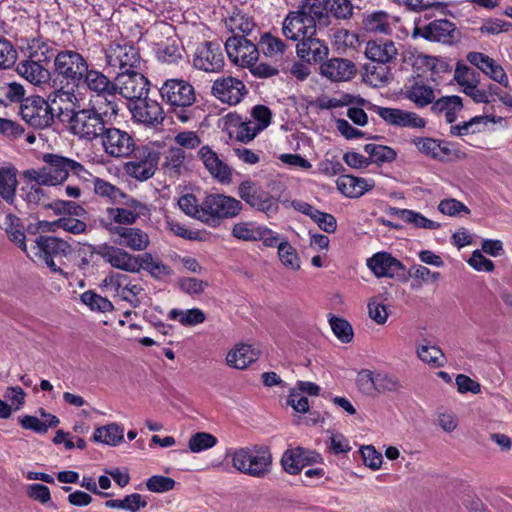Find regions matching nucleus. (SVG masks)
Here are the masks:
<instances>
[{"mask_svg": "<svg viewBox=\"0 0 512 512\" xmlns=\"http://www.w3.org/2000/svg\"><path fill=\"white\" fill-rule=\"evenodd\" d=\"M117 101L90 98L86 107L73 109L66 119L69 131L78 139L94 142L99 140L106 127L115 124L119 115Z\"/></svg>", "mask_w": 512, "mask_h": 512, "instance_id": "1", "label": "nucleus"}, {"mask_svg": "<svg viewBox=\"0 0 512 512\" xmlns=\"http://www.w3.org/2000/svg\"><path fill=\"white\" fill-rule=\"evenodd\" d=\"M43 162L44 165L40 168L23 171L25 181L44 186H56L62 184L70 172L83 179L91 176L81 163L58 154H44Z\"/></svg>", "mask_w": 512, "mask_h": 512, "instance_id": "2", "label": "nucleus"}, {"mask_svg": "<svg viewBox=\"0 0 512 512\" xmlns=\"http://www.w3.org/2000/svg\"><path fill=\"white\" fill-rule=\"evenodd\" d=\"M320 0H302L296 11H290L283 20L282 34L288 40H299L316 35L318 29L326 27Z\"/></svg>", "mask_w": 512, "mask_h": 512, "instance_id": "3", "label": "nucleus"}, {"mask_svg": "<svg viewBox=\"0 0 512 512\" xmlns=\"http://www.w3.org/2000/svg\"><path fill=\"white\" fill-rule=\"evenodd\" d=\"M159 93L173 118L182 123L194 119L196 93L190 82L179 78L168 79L160 87Z\"/></svg>", "mask_w": 512, "mask_h": 512, "instance_id": "4", "label": "nucleus"}, {"mask_svg": "<svg viewBox=\"0 0 512 512\" xmlns=\"http://www.w3.org/2000/svg\"><path fill=\"white\" fill-rule=\"evenodd\" d=\"M232 466L238 472L254 477L265 478L272 471L273 457L267 445H250L227 451Z\"/></svg>", "mask_w": 512, "mask_h": 512, "instance_id": "5", "label": "nucleus"}, {"mask_svg": "<svg viewBox=\"0 0 512 512\" xmlns=\"http://www.w3.org/2000/svg\"><path fill=\"white\" fill-rule=\"evenodd\" d=\"M72 252L71 245L58 237L40 235L32 245L26 250L25 254L31 260L42 262L53 272L63 273L55 263L56 259L68 256Z\"/></svg>", "mask_w": 512, "mask_h": 512, "instance_id": "6", "label": "nucleus"}, {"mask_svg": "<svg viewBox=\"0 0 512 512\" xmlns=\"http://www.w3.org/2000/svg\"><path fill=\"white\" fill-rule=\"evenodd\" d=\"M242 209V202L232 196L210 194L202 201L200 221L215 228L221 224L222 220L239 215Z\"/></svg>", "mask_w": 512, "mask_h": 512, "instance_id": "7", "label": "nucleus"}, {"mask_svg": "<svg viewBox=\"0 0 512 512\" xmlns=\"http://www.w3.org/2000/svg\"><path fill=\"white\" fill-rule=\"evenodd\" d=\"M99 225L110 235L111 242L133 252L145 251L150 245L148 233L132 226L114 225L105 218H99Z\"/></svg>", "mask_w": 512, "mask_h": 512, "instance_id": "8", "label": "nucleus"}, {"mask_svg": "<svg viewBox=\"0 0 512 512\" xmlns=\"http://www.w3.org/2000/svg\"><path fill=\"white\" fill-rule=\"evenodd\" d=\"M89 63L76 50H61L54 57V74L73 86H78L87 72Z\"/></svg>", "mask_w": 512, "mask_h": 512, "instance_id": "9", "label": "nucleus"}, {"mask_svg": "<svg viewBox=\"0 0 512 512\" xmlns=\"http://www.w3.org/2000/svg\"><path fill=\"white\" fill-rule=\"evenodd\" d=\"M132 160L124 165L127 175L139 181L150 179L156 172L159 162V152L147 145L135 146Z\"/></svg>", "mask_w": 512, "mask_h": 512, "instance_id": "10", "label": "nucleus"}, {"mask_svg": "<svg viewBox=\"0 0 512 512\" xmlns=\"http://www.w3.org/2000/svg\"><path fill=\"white\" fill-rule=\"evenodd\" d=\"M19 115L28 125L36 129L50 127L57 117L47 99L40 96L24 99L20 105Z\"/></svg>", "mask_w": 512, "mask_h": 512, "instance_id": "11", "label": "nucleus"}, {"mask_svg": "<svg viewBox=\"0 0 512 512\" xmlns=\"http://www.w3.org/2000/svg\"><path fill=\"white\" fill-rule=\"evenodd\" d=\"M238 195L251 208L264 213L268 217L276 215L279 204L269 192L260 189L252 181H243L238 186Z\"/></svg>", "mask_w": 512, "mask_h": 512, "instance_id": "12", "label": "nucleus"}, {"mask_svg": "<svg viewBox=\"0 0 512 512\" xmlns=\"http://www.w3.org/2000/svg\"><path fill=\"white\" fill-rule=\"evenodd\" d=\"M99 140L104 152L114 158L130 156L136 146L133 136L125 130L116 128L114 124L106 127Z\"/></svg>", "mask_w": 512, "mask_h": 512, "instance_id": "13", "label": "nucleus"}, {"mask_svg": "<svg viewBox=\"0 0 512 512\" xmlns=\"http://www.w3.org/2000/svg\"><path fill=\"white\" fill-rule=\"evenodd\" d=\"M95 253L114 269L127 273H139L138 255L130 253L121 246L112 242L103 243L96 247Z\"/></svg>", "mask_w": 512, "mask_h": 512, "instance_id": "14", "label": "nucleus"}, {"mask_svg": "<svg viewBox=\"0 0 512 512\" xmlns=\"http://www.w3.org/2000/svg\"><path fill=\"white\" fill-rule=\"evenodd\" d=\"M193 67L207 72L218 73L224 67V56L218 43L206 41L200 43L193 55Z\"/></svg>", "mask_w": 512, "mask_h": 512, "instance_id": "15", "label": "nucleus"}, {"mask_svg": "<svg viewBox=\"0 0 512 512\" xmlns=\"http://www.w3.org/2000/svg\"><path fill=\"white\" fill-rule=\"evenodd\" d=\"M116 95L119 94L128 100L137 101L147 95L149 81L137 70L133 72H119L114 80Z\"/></svg>", "mask_w": 512, "mask_h": 512, "instance_id": "16", "label": "nucleus"}, {"mask_svg": "<svg viewBox=\"0 0 512 512\" xmlns=\"http://www.w3.org/2000/svg\"><path fill=\"white\" fill-rule=\"evenodd\" d=\"M225 49L229 59L237 65L250 67L258 60V48L244 35L229 37L225 42Z\"/></svg>", "mask_w": 512, "mask_h": 512, "instance_id": "17", "label": "nucleus"}, {"mask_svg": "<svg viewBox=\"0 0 512 512\" xmlns=\"http://www.w3.org/2000/svg\"><path fill=\"white\" fill-rule=\"evenodd\" d=\"M211 93L220 102L232 106L239 104L244 99L248 94V89L239 78L223 76L213 82Z\"/></svg>", "mask_w": 512, "mask_h": 512, "instance_id": "18", "label": "nucleus"}, {"mask_svg": "<svg viewBox=\"0 0 512 512\" xmlns=\"http://www.w3.org/2000/svg\"><path fill=\"white\" fill-rule=\"evenodd\" d=\"M106 63L120 72H133L140 66L138 50L128 44H112L106 51Z\"/></svg>", "mask_w": 512, "mask_h": 512, "instance_id": "19", "label": "nucleus"}, {"mask_svg": "<svg viewBox=\"0 0 512 512\" xmlns=\"http://www.w3.org/2000/svg\"><path fill=\"white\" fill-rule=\"evenodd\" d=\"M80 84L95 95V97H91L93 99L116 101L114 81L100 70L90 68L89 66Z\"/></svg>", "mask_w": 512, "mask_h": 512, "instance_id": "20", "label": "nucleus"}, {"mask_svg": "<svg viewBox=\"0 0 512 512\" xmlns=\"http://www.w3.org/2000/svg\"><path fill=\"white\" fill-rule=\"evenodd\" d=\"M414 36H420L428 41L453 44L458 38V31L451 21L438 19L424 26H416Z\"/></svg>", "mask_w": 512, "mask_h": 512, "instance_id": "21", "label": "nucleus"}, {"mask_svg": "<svg viewBox=\"0 0 512 512\" xmlns=\"http://www.w3.org/2000/svg\"><path fill=\"white\" fill-rule=\"evenodd\" d=\"M467 60L492 81L504 87H508V75L504 68L493 58L481 52H470L467 54Z\"/></svg>", "mask_w": 512, "mask_h": 512, "instance_id": "22", "label": "nucleus"}, {"mask_svg": "<svg viewBox=\"0 0 512 512\" xmlns=\"http://www.w3.org/2000/svg\"><path fill=\"white\" fill-rule=\"evenodd\" d=\"M320 455L301 447L286 450L281 457V466L285 472L296 475L307 465L317 463Z\"/></svg>", "mask_w": 512, "mask_h": 512, "instance_id": "23", "label": "nucleus"}, {"mask_svg": "<svg viewBox=\"0 0 512 512\" xmlns=\"http://www.w3.org/2000/svg\"><path fill=\"white\" fill-rule=\"evenodd\" d=\"M406 99L415 104L417 108H424L436 99L435 90L423 78L418 76L408 80L403 90Z\"/></svg>", "mask_w": 512, "mask_h": 512, "instance_id": "24", "label": "nucleus"}, {"mask_svg": "<svg viewBox=\"0 0 512 512\" xmlns=\"http://www.w3.org/2000/svg\"><path fill=\"white\" fill-rule=\"evenodd\" d=\"M367 266L378 278H393L404 271V265L388 252L375 253L367 259Z\"/></svg>", "mask_w": 512, "mask_h": 512, "instance_id": "25", "label": "nucleus"}, {"mask_svg": "<svg viewBox=\"0 0 512 512\" xmlns=\"http://www.w3.org/2000/svg\"><path fill=\"white\" fill-rule=\"evenodd\" d=\"M376 113L390 125L409 128H424L426 125L424 118L411 111H405L397 108L377 107Z\"/></svg>", "mask_w": 512, "mask_h": 512, "instance_id": "26", "label": "nucleus"}, {"mask_svg": "<svg viewBox=\"0 0 512 512\" xmlns=\"http://www.w3.org/2000/svg\"><path fill=\"white\" fill-rule=\"evenodd\" d=\"M131 112L134 118L145 124L155 125L164 120V111L161 105L156 100L147 98V95L133 103Z\"/></svg>", "mask_w": 512, "mask_h": 512, "instance_id": "27", "label": "nucleus"}, {"mask_svg": "<svg viewBox=\"0 0 512 512\" xmlns=\"http://www.w3.org/2000/svg\"><path fill=\"white\" fill-rule=\"evenodd\" d=\"M328 46L314 36L305 37L297 42V56L307 63H318L328 56Z\"/></svg>", "mask_w": 512, "mask_h": 512, "instance_id": "28", "label": "nucleus"}, {"mask_svg": "<svg viewBox=\"0 0 512 512\" xmlns=\"http://www.w3.org/2000/svg\"><path fill=\"white\" fill-rule=\"evenodd\" d=\"M47 101L52 107V111L55 112L61 122H66L72 110H69L67 104L78 106L79 100L76 96L75 89L73 87L65 89L61 87L53 90L49 93Z\"/></svg>", "mask_w": 512, "mask_h": 512, "instance_id": "29", "label": "nucleus"}, {"mask_svg": "<svg viewBox=\"0 0 512 512\" xmlns=\"http://www.w3.org/2000/svg\"><path fill=\"white\" fill-rule=\"evenodd\" d=\"M198 155L205 168L215 179L221 183H229L231 181L232 172L230 167L209 146H202L198 151Z\"/></svg>", "mask_w": 512, "mask_h": 512, "instance_id": "30", "label": "nucleus"}, {"mask_svg": "<svg viewBox=\"0 0 512 512\" xmlns=\"http://www.w3.org/2000/svg\"><path fill=\"white\" fill-rule=\"evenodd\" d=\"M397 21V17L390 15L386 11L378 10L364 14L362 24L367 32L390 35Z\"/></svg>", "mask_w": 512, "mask_h": 512, "instance_id": "31", "label": "nucleus"}, {"mask_svg": "<svg viewBox=\"0 0 512 512\" xmlns=\"http://www.w3.org/2000/svg\"><path fill=\"white\" fill-rule=\"evenodd\" d=\"M323 76L331 81H347L355 74V65L348 59L332 58L320 66Z\"/></svg>", "mask_w": 512, "mask_h": 512, "instance_id": "32", "label": "nucleus"}, {"mask_svg": "<svg viewBox=\"0 0 512 512\" xmlns=\"http://www.w3.org/2000/svg\"><path fill=\"white\" fill-rule=\"evenodd\" d=\"M365 54L372 62L389 64L396 59L398 50L392 40H370L366 44Z\"/></svg>", "mask_w": 512, "mask_h": 512, "instance_id": "33", "label": "nucleus"}, {"mask_svg": "<svg viewBox=\"0 0 512 512\" xmlns=\"http://www.w3.org/2000/svg\"><path fill=\"white\" fill-rule=\"evenodd\" d=\"M375 183L372 179L343 175L337 180L338 190L346 197L359 198L373 189Z\"/></svg>", "mask_w": 512, "mask_h": 512, "instance_id": "34", "label": "nucleus"}, {"mask_svg": "<svg viewBox=\"0 0 512 512\" xmlns=\"http://www.w3.org/2000/svg\"><path fill=\"white\" fill-rule=\"evenodd\" d=\"M259 358V351L248 344L235 345L226 356V364L234 369L243 370Z\"/></svg>", "mask_w": 512, "mask_h": 512, "instance_id": "35", "label": "nucleus"}, {"mask_svg": "<svg viewBox=\"0 0 512 512\" xmlns=\"http://www.w3.org/2000/svg\"><path fill=\"white\" fill-rule=\"evenodd\" d=\"M46 66L47 64L26 59L18 63L16 70L20 76L30 83L40 85L47 83L51 77L50 71Z\"/></svg>", "mask_w": 512, "mask_h": 512, "instance_id": "36", "label": "nucleus"}, {"mask_svg": "<svg viewBox=\"0 0 512 512\" xmlns=\"http://www.w3.org/2000/svg\"><path fill=\"white\" fill-rule=\"evenodd\" d=\"M8 239L17 245L24 253L28 249L26 244L25 227L22 220L12 213H7L1 224Z\"/></svg>", "mask_w": 512, "mask_h": 512, "instance_id": "37", "label": "nucleus"}, {"mask_svg": "<svg viewBox=\"0 0 512 512\" xmlns=\"http://www.w3.org/2000/svg\"><path fill=\"white\" fill-rule=\"evenodd\" d=\"M462 108L463 103L461 97L452 95L434 100L430 110L435 115H444L447 123H453Z\"/></svg>", "mask_w": 512, "mask_h": 512, "instance_id": "38", "label": "nucleus"}, {"mask_svg": "<svg viewBox=\"0 0 512 512\" xmlns=\"http://www.w3.org/2000/svg\"><path fill=\"white\" fill-rule=\"evenodd\" d=\"M390 215L416 229L436 230L441 226L440 223L430 220L420 212L411 209L391 208Z\"/></svg>", "mask_w": 512, "mask_h": 512, "instance_id": "39", "label": "nucleus"}, {"mask_svg": "<svg viewBox=\"0 0 512 512\" xmlns=\"http://www.w3.org/2000/svg\"><path fill=\"white\" fill-rule=\"evenodd\" d=\"M18 186L17 169L13 166L0 168V198L12 205L16 199Z\"/></svg>", "mask_w": 512, "mask_h": 512, "instance_id": "40", "label": "nucleus"}, {"mask_svg": "<svg viewBox=\"0 0 512 512\" xmlns=\"http://www.w3.org/2000/svg\"><path fill=\"white\" fill-rule=\"evenodd\" d=\"M412 142L422 154L436 160H442L444 156L451 153L448 143L444 141L429 137H416Z\"/></svg>", "mask_w": 512, "mask_h": 512, "instance_id": "41", "label": "nucleus"}, {"mask_svg": "<svg viewBox=\"0 0 512 512\" xmlns=\"http://www.w3.org/2000/svg\"><path fill=\"white\" fill-rule=\"evenodd\" d=\"M138 264H140L139 272L143 269L156 279H162L172 274V270L168 265L164 264L160 258L148 252L138 254Z\"/></svg>", "mask_w": 512, "mask_h": 512, "instance_id": "42", "label": "nucleus"}, {"mask_svg": "<svg viewBox=\"0 0 512 512\" xmlns=\"http://www.w3.org/2000/svg\"><path fill=\"white\" fill-rule=\"evenodd\" d=\"M148 505V497L139 493L126 495L123 499H110L105 506L111 509H121L127 512H139Z\"/></svg>", "mask_w": 512, "mask_h": 512, "instance_id": "43", "label": "nucleus"}, {"mask_svg": "<svg viewBox=\"0 0 512 512\" xmlns=\"http://www.w3.org/2000/svg\"><path fill=\"white\" fill-rule=\"evenodd\" d=\"M320 5L326 17V27L330 24V15L337 19H348L353 11L350 0H320Z\"/></svg>", "mask_w": 512, "mask_h": 512, "instance_id": "44", "label": "nucleus"}, {"mask_svg": "<svg viewBox=\"0 0 512 512\" xmlns=\"http://www.w3.org/2000/svg\"><path fill=\"white\" fill-rule=\"evenodd\" d=\"M391 69L388 63L370 62L365 65L364 80L366 83L378 87L389 82Z\"/></svg>", "mask_w": 512, "mask_h": 512, "instance_id": "45", "label": "nucleus"}, {"mask_svg": "<svg viewBox=\"0 0 512 512\" xmlns=\"http://www.w3.org/2000/svg\"><path fill=\"white\" fill-rule=\"evenodd\" d=\"M27 59L48 64L54 56L53 43L49 40L32 39L28 44Z\"/></svg>", "mask_w": 512, "mask_h": 512, "instance_id": "46", "label": "nucleus"}, {"mask_svg": "<svg viewBox=\"0 0 512 512\" xmlns=\"http://www.w3.org/2000/svg\"><path fill=\"white\" fill-rule=\"evenodd\" d=\"M93 438L95 441L117 446L124 439V429L116 423L108 424L95 429Z\"/></svg>", "mask_w": 512, "mask_h": 512, "instance_id": "47", "label": "nucleus"}, {"mask_svg": "<svg viewBox=\"0 0 512 512\" xmlns=\"http://www.w3.org/2000/svg\"><path fill=\"white\" fill-rule=\"evenodd\" d=\"M186 153L180 147H170L165 152L164 169L167 173L180 175L186 170L185 167Z\"/></svg>", "mask_w": 512, "mask_h": 512, "instance_id": "48", "label": "nucleus"}, {"mask_svg": "<svg viewBox=\"0 0 512 512\" xmlns=\"http://www.w3.org/2000/svg\"><path fill=\"white\" fill-rule=\"evenodd\" d=\"M168 317L171 320L178 321L183 326H196L206 320L205 313L199 308L187 310L172 309Z\"/></svg>", "mask_w": 512, "mask_h": 512, "instance_id": "49", "label": "nucleus"}, {"mask_svg": "<svg viewBox=\"0 0 512 512\" xmlns=\"http://www.w3.org/2000/svg\"><path fill=\"white\" fill-rule=\"evenodd\" d=\"M24 96L25 89L20 83L0 81V105L7 106L10 103H22Z\"/></svg>", "mask_w": 512, "mask_h": 512, "instance_id": "50", "label": "nucleus"}, {"mask_svg": "<svg viewBox=\"0 0 512 512\" xmlns=\"http://www.w3.org/2000/svg\"><path fill=\"white\" fill-rule=\"evenodd\" d=\"M102 218H105L106 221H110L114 225L131 226L138 220L139 213L128 208L109 207Z\"/></svg>", "mask_w": 512, "mask_h": 512, "instance_id": "51", "label": "nucleus"}, {"mask_svg": "<svg viewBox=\"0 0 512 512\" xmlns=\"http://www.w3.org/2000/svg\"><path fill=\"white\" fill-rule=\"evenodd\" d=\"M364 151L369 155L370 163L378 165L390 163L397 157L396 151L388 146L369 143L364 146Z\"/></svg>", "mask_w": 512, "mask_h": 512, "instance_id": "52", "label": "nucleus"}, {"mask_svg": "<svg viewBox=\"0 0 512 512\" xmlns=\"http://www.w3.org/2000/svg\"><path fill=\"white\" fill-rule=\"evenodd\" d=\"M19 422L24 429L44 434L49 428L57 427L60 421L55 415H48V420L45 421H41L36 416L26 415L19 418Z\"/></svg>", "mask_w": 512, "mask_h": 512, "instance_id": "53", "label": "nucleus"}, {"mask_svg": "<svg viewBox=\"0 0 512 512\" xmlns=\"http://www.w3.org/2000/svg\"><path fill=\"white\" fill-rule=\"evenodd\" d=\"M262 232H265L264 226L254 222H239L232 228V235L244 241H258L263 237Z\"/></svg>", "mask_w": 512, "mask_h": 512, "instance_id": "54", "label": "nucleus"}, {"mask_svg": "<svg viewBox=\"0 0 512 512\" xmlns=\"http://www.w3.org/2000/svg\"><path fill=\"white\" fill-rule=\"evenodd\" d=\"M157 58L165 63H177L182 58L181 47L174 39H167L156 46Z\"/></svg>", "mask_w": 512, "mask_h": 512, "instance_id": "55", "label": "nucleus"}, {"mask_svg": "<svg viewBox=\"0 0 512 512\" xmlns=\"http://www.w3.org/2000/svg\"><path fill=\"white\" fill-rule=\"evenodd\" d=\"M93 190L96 195L107 198L112 203H118L126 197L120 188L98 177L93 178Z\"/></svg>", "mask_w": 512, "mask_h": 512, "instance_id": "56", "label": "nucleus"}, {"mask_svg": "<svg viewBox=\"0 0 512 512\" xmlns=\"http://www.w3.org/2000/svg\"><path fill=\"white\" fill-rule=\"evenodd\" d=\"M488 121L495 122L494 117L488 116H475L471 118L469 121H464L461 124L452 125L450 127V134L452 136H464L469 133H478L480 132L479 126L481 124H486Z\"/></svg>", "mask_w": 512, "mask_h": 512, "instance_id": "57", "label": "nucleus"}, {"mask_svg": "<svg viewBox=\"0 0 512 512\" xmlns=\"http://www.w3.org/2000/svg\"><path fill=\"white\" fill-rule=\"evenodd\" d=\"M227 27L232 33H234V35H238L237 33L248 35L253 31L255 23L251 17L244 13L237 12L229 18L227 21Z\"/></svg>", "mask_w": 512, "mask_h": 512, "instance_id": "58", "label": "nucleus"}, {"mask_svg": "<svg viewBox=\"0 0 512 512\" xmlns=\"http://www.w3.org/2000/svg\"><path fill=\"white\" fill-rule=\"evenodd\" d=\"M418 357L433 367H442L445 364V356L442 350L434 345H421L417 349Z\"/></svg>", "mask_w": 512, "mask_h": 512, "instance_id": "59", "label": "nucleus"}, {"mask_svg": "<svg viewBox=\"0 0 512 512\" xmlns=\"http://www.w3.org/2000/svg\"><path fill=\"white\" fill-rule=\"evenodd\" d=\"M218 443L217 438L208 432H197L188 441V448L192 453H200L214 447Z\"/></svg>", "mask_w": 512, "mask_h": 512, "instance_id": "60", "label": "nucleus"}, {"mask_svg": "<svg viewBox=\"0 0 512 512\" xmlns=\"http://www.w3.org/2000/svg\"><path fill=\"white\" fill-rule=\"evenodd\" d=\"M81 301L92 311L106 313L114 309V306L109 299L102 297L93 291L84 292L81 295Z\"/></svg>", "mask_w": 512, "mask_h": 512, "instance_id": "61", "label": "nucleus"}, {"mask_svg": "<svg viewBox=\"0 0 512 512\" xmlns=\"http://www.w3.org/2000/svg\"><path fill=\"white\" fill-rule=\"evenodd\" d=\"M278 256L285 267L292 270L300 268L297 251L288 241H282L278 244Z\"/></svg>", "mask_w": 512, "mask_h": 512, "instance_id": "62", "label": "nucleus"}, {"mask_svg": "<svg viewBox=\"0 0 512 512\" xmlns=\"http://www.w3.org/2000/svg\"><path fill=\"white\" fill-rule=\"evenodd\" d=\"M329 324L334 335L342 342V343H350L353 339L354 333L351 324L340 317L331 316L329 318Z\"/></svg>", "mask_w": 512, "mask_h": 512, "instance_id": "63", "label": "nucleus"}, {"mask_svg": "<svg viewBox=\"0 0 512 512\" xmlns=\"http://www.w3.org/2000/svg\"><path fill=\"white\" fill-rule=\"evenodd\" d=\"M144 293V288L139 283L133 282L127 276V282L124 289L121 290L120 299L128 302L133 308L141 305V296Z\"/></svg>", "mask_w": 512, "mask_h": 512, "instance_id": "64", "label": "nucleus"}]
</instances>
